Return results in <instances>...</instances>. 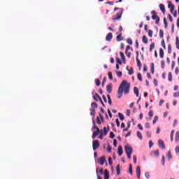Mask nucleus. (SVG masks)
<instances>
[{
    "label": "nucleus",
    "instance_id": "obj_1",
    "mask_svg": "<svg viewBox=\"0 0 179 179\" xmlns=\"http://www.w3.org/2000/svg\"><path fill=\"white\" fill-rule=\"evenodd\" d=\"M130 89L131 83L124 80L119 86V88L117 90V99H121V97H122V94H128L129 93Z\"/></svg>",
    "mask_w": 179,
    "mask_h": 179
},
{
    "label": "nucleus",
    "instance_id": "obj_2",
    "mask_svg": "<svg viewBox=\"0 0 179 179\" xmlns=\"http://www.w3.org/2000/svg\"><path fill=\"white\" fill-rule=\"evenodd\" d=\"M124 150L126 152V155H127L128 159H131V155H132V147L126 145L124 147Z\"/></svg>",
    "mask_w": 179,
    "mask_h": 179
},
{
    "label": "nucleus",
    "instance_id": "obj_3",
    "mask_svg": "<svg viewBox=\"0 0 179 179\" xmlns=\"http://www.w3.org/2000/svg\"><path fill=\"white\" fill-rule=\"evenodd\" d=\"M92 148L93 150H97V149L100 148V143L99 142V140H95L92 141Z\"/></svg>",
    "mask_w": 179,
    "mask_h": 179
},
{
    "label": "nucleus",
    "instance_id": "obj_4",
    "mask_svg": "<svg viewBox=\"0 0 179 179\" xmlns=\"http://www.w3.org/2000/svg\"><path fill=\"white\" fill-rule=\"evenodd\" d=\"M121 16H122V10L119 11L116 15V17H113L112 20L113 22H117V20H120V19H121Z\"/></svg>",
    "mask_w": 179,
    "mask_h": 179
},
{
    "label": "nucleus",
    "instance_id": "obj_5",
    "mask_svg": "<svg viewBox=\"0 0 179 179\" xmlns=\"http://www.w3.org/2000/svg\"><path fill=\"white\" fill-rule=\"evenodd\" d=\"M167 3H168V8L169 9H170L171 13H173L174 12V4H173L170 1H168Z\"/></svg>",
    "mask_w": 179,
    "mask_h": 179
},
{
    "label": "nucleus",
    "instance_id": "obj_6",
    "mask_svg": "<svg viewBox=\"0 0 179 179\" xmlns=\"http://www.w3.org/2000/svg\"><path fill=\"white\" fill-rule=\"evenodd\" d=\"M158 146L161 149H166V145H164V141H163V140H162V139H159L158 141Z\"/></svg>",
    "mask_w": 179,
    "mask_h": 179
},
{
    "label": "nucleus",
    "instance_id": "obj_7",
    "mask_svg": "<svg viewBox=\"0 0 179 179\" xmlns=\"http://www.w3.org/2000/svg\"><path fill=\"white\" fill-rule=\"evenodd\" d=\"M152 20H155L156 24H159V22H160V17L156 14L152 15Z\"/></svg>",
    "mask_w": 179,
    "mask_h": 179
},
{
    "label": "nucleus",
    "instance_id": "obj_8",
    "mask_svg": "<svg viewBox=\"0 0 179 179\" xmlns=\"http://www.w3.org/2000/svg\"><path fill=\"white\" fill-rule=\"evenodd\" d=\"M98 163L99 164H101V166H103L104 163H106V157L103 156L98 159Z\"/></svg>",
    "mask_w": 179,
    "mask_h": 179
},
{
    "label": "nucleus",
    "instance_id": "obj_9",
    "mask_svg": "<svg viewBox=\"0 0 179 179\" xmlns=\"http://www.w3.org/2000/svg\"><path fill=\"white\" fill-rule=\"evenodd\" d=\"M100 133L101 134V130H100L99 128H97V130L93 132L92 139H95L96 136H97V135H99Z\"/></svg>",
    "mask_w": 179,
    "mask_h": 179
},
{
    "label": "nucleus",
    "instance_id": "obj_10",
    "mask_svg": "<svg viewBox=\"0 0 179 179\" xmlns=\"http://www.w3.org/2000/svg\"><path fill=\"white\" fill-rule=\"evenodd\" d=\"M136 173L138 179H141V166H137L136 169Z\"/></svg>",
    "mask_w": 179,
    "mask_h": 179
},
{
    "label": "nucleus",
    "instance_id": "obj_11",
    "mask_svg": "<svg viewBox=\"0 0 179 179\" xmlns=\"http://www.w3.org/2000/svg\"><path fill=\"white\" fill-rule=\"evenodd\" d=\"M106 92L108 93H111L113 92V84L110 83L106 86Z\"/></svg>",
    "mask_w": 179,
    "mask_h": 179
},
{
    "label": "nucleus",
    "instance_id": "obj_12",
    "mask_svg": "<svg viewBox=\"0 0 179 179\" xmlns=\"http://www.w3.org/2000/svg\"><path fill=\"white\" fill-rule=\"evenodd\" d=\"M106 41H111V40H113V34L112 33H108L106 35Z\"/></svg>",
    "mask_w": 179,
    "mask_h": 179
},
{
    "label": "nucleus",
    "instance_id": "obj_13",
    "mask_svg": "<svg viewBox=\"0 0 179 179\" xmlns=\"http://www.w3.org/2000/svg\"><path fill=\"white\" fill-rule=\"evenodd\" d=\"M159 9L160 10H162L164 15V13H166V7L164 6V4L163 3L159 4Z\"/></svg>",
    "mask_w": 179,
    "mask_h": 179
},
{
    "label": "nucleus",
    "instance_id": "obj_14",
    "mask_svg": "<svg viewBox=\"0 0 179 179\" xmlns=\"http://www.w3.org/2000/svg\"><path fill=\"white\" fill-rule=\"evenodd\" d=\"M103 174H104V179L110 178V173L108 172V170L105 169Z\"/></svg>",
    "mask_w": 179,
    "mask_h": 179
},
{
    "label": "nucleus",
    "instance_id": "obj_15",
    "mask_svg": "<svg viewBox=\"0 0 179 179\" xmlns=\"http://www.w3.org/2000/svg\"><path fill=\"white\" fill-rule=\"evenodd\" d=\"M124 151L122 150V146L120 145L118 148L117 155L119 156H122Z\"/></svg>",
    "mask_w": 179,
    "mask_h": 179
},
{
    "label": "nucleus",
    "instance_id": "obj_16",
    "mask_svg": "<svg viewBox=\"0 0 179 179\" xmlns=\"http://www.w3.org/2000/svg\"><path fill=\"white\" fill-rule=\"evenodd\" d=\"M95 101H99V100H101V97H100V95L99 94L96 93L94 96H93Z\"/></svg>",
    "mask_w": 179,
    "mask_h": 179
},
{
    "label": "nucleus",
    "instance_id": "obj_17",
    "mask_svg": "<svg viewBox=\"0 0 179 179\" xmlns=\"http://www.w3.org/2000/svg\"><path fill=\"white\" fill-rule=\"evenodd\" d=\"M120 57H121V59L123 62V64H126L125 55H124V52H120Z\"/></svg>",
    "mask_w": 179,
    "mask_h": 179
},
{
    "label": "nucleus",
    "instance_id": "obj_18",
    "mask_svg": "<svg viewBox=\"0 0 179 179\" xmlns=\"http://www.w3.org/2000/svg\"><path fill=\"white\" fill-rule=\"evenodd\" d=\"M117 41H122V32H120L117 36L116 37Z\"/></svg>",
    "mask_w": 179,
    "mask_h": 179
},
{
    "label": "nucleus",
    "instance_id": "obj_19",
    "mask_svg": "<svg viewBox=\"0 0 179 179\" xmlns=\"http://www.w3.org/2000/svg\"><path fill=\"white\" fill-rule=\"evenodd\" d=\"M134 94H136L137 97H139V90L138 89V87H134Z\"/></svg>",
    "mask_w": 179,
    "mask_h": 179
},
{
    "label": "nucleus",
    "instance_id": "obj_20",
    "mask_svg": "<svg viewBox=\"0 0 179 179\" xmlns=\"http://www.w3.org/2000/svg\"><path fill=\"white\" fill-rule=\"evenodd\" d=\"M108 131H110V126H108V129H107V127H103V134L106 136V135H107Z\"/></svg>",
    "mask_w": 179,
    "mask_h": 179
},
{
    "label": "nucleus",
    "instance_id": "obj_21",
    "mask_svg": "<svg viewBox=\"0 0 179 179\" xmlns=\"http://www.w3.org/2000/svg\"><path fill=\"white\" fill-rule=\"evenodd\" d=\"M159 56L160 58H164V50H163V48L159 49Z\"/></svg>",
    "mask_w": 179,
    "mask_h": 179
},
{
    "label": "nucleus",
    "instance_id": "obj_22",
    "mask_svg": "<svg viewBox=\"0 0 179 179\" xmlns=\"http://www.w3.org/2000/svg\"><path fill=\"white\" fill-rule=\"evenodd\" d=\"M136 61H137V65L139 69H141V68H142V63L141 62V60H139L138 57H136Z\"/></svg>",
    "mask_w": 179,
    "mask_h": 179
},
{
    "label": "nucleus",
    "instance_id": "obj_23",
    "mask_svg": "<svg viewBox=\"0 0 179 179\" xmlns=\"http://www.w3.org/2000/svg\"><path fill=\"white\" fill-rule=\"evenodd\" d=\"M176 48L177 50H179V38L178 36H176Z\"/></svg>",
    "mask_w": 179,
    "mask_h": 179
},
{
    "label": "nucleus",
    "instance_id": "obj_24",
    "mask_svg": "<svg viewBox=\"0 0 179 179\" xmlns=\"http://www.w3.org/2000/svg\"><path fill=\"white\" fill-rule=\"evenodd\" d=\"M151 155H152V156H159V150H156L155 151H154V152H152V153H151Z\"/></svg>",
    "mask_w": 179,
    "mask_h": 179
},
{
    "label": "nucleus",
    "instance_id": "obj_25",
    "mask_svg": "<svg viewBox=\"0 0 179 179\" xmlns=\"http://www.w3.org/2000/svg\"><path fill=\"white\" fill-rule=\"evenodd\" d=\"M159 37L160 38H163V37H164V31L163 29L159 30Z\"/></svg>",
    "mask_w": 179,
    "mask_h": 179
},
{
    "label": "nucleus",
    "instance_id": "obj_26",
    "mask_svg": "<svg viewBox=\"0 0 179 179\" xmlns=\"http://www.w3.org/2000/svg\"><path fill=\"white\" fill-rule=\"evenodd\" d=\"M119 115V118L120 120H121V121H124V120H125V117H124V115L121 113H118Z\"/></svg>",
    "mask_w": 179,
    "mask_h": 179
},
{
    "label": "nucleus",
    "instance_id": "obj_27",
    "mask_svg": "<svg viewBox=\"0 0 179 179\" xmlns=\"http://www.w3.org/2000/svg\"><path fill=\"white\" fill-rule=\"evenodd\" d=\"M116 170L117 176H120V174L121 173V169L120 168V164L117 166Z\"/></svg>",
    "mask_w": 179,
    "mask_h": 179
},
{
    "label": "nucleus",
    "instance_id": "obj_28",
    "mask_svg": "<svg viewBox=\"0 0 179 179\" xmlns=\"http://www.w3.org/2000/svg\"><path fill=\"white\" fill-rule=\"evenodd\" d=\"M143 43H144V44H148V37H146V36H143Z\"/></svg>",
    "mask_w": 179,
    "mask_h": 179
},
{
    "label": "nucleus",
    "instance_id": "obj_29",
    "mask_svg": "<svg viewBox=\"0 0 179 179\" xmlns=\"http://www.w3.org/2000/svg\"><path fill=\"white\" fill-rule=\"evenodd\" d=\"M175 141L176 142H179V131H177L176 133Z\"/></svg>",
    "mask_w": 179,
    "mask_h": 179
},
{
    "label": "nucleus",
    "instance_id": "obj_30",
    "mask_svg": "<svg viewBox=\"0 0 179 179\" xmlns=\"http://www.w3.org/2000/svg\"><path fill=\"white\" fill-rule=\"evenodd\" d=\"M167 157L169 159V160H171V159H173V157L171 156V151L169 150L167 153Z\"/></svg>",
    "mask_w": 179,
    "mask_h": 179
},
{
    "label": "nucleus",
    "instance_id": "obj_31",
    "mask_svg": "<svg viewBox=\"0 0 179 179\" xmlns=\"http://www.w3.org/2000/svg\"><path fill=\"white\" fill-rule=\"evenodd\" d=\"M168 79H169V82H171V80H173V75L171 74V72L169 73Z\"/></svg>",
    "mask_w": 179,
    "mask_h": 179
},
{
    "label": "nucleus",
    "instance_id": "obj_32",
    "mask_svg": "<svg viewBox=\"0 0 179 179\" xmlns=\"http://www.w3.org/2000/svg\"><path fill=\"white\" fill-rule=\"evenodd\" d=\"M107 97H108V104L109 106H111V104H113V101H111V96L110 95H107Z\"/></svg>",
    "mask_w": 179,
    "mask_h": 179
},
{
    "label": "nucleus",
    "instance_id": "obj_33",
    "mask_svg": "<svg viewBox=\"0 0 179 179\" xmlns=\"http://www.w3.org/2000/svg\"><path fill=\"white\" fill-rule=\"evenodd\" d=\"M95 83L96 86H100L101 85V81L99 80V78L95 79Z\"/></svg>",
    "mask_w": 179,
    "mask_h": 179
},
{
    "label": "nucleus",
    "instance_id": "obj_34",
    "mask_svg": "<svg viewBox=\"0 0 179 179\" xmlns=\"http://www.w3.org/2000/svg\"><path fill=\"white\" fill-rule=\"evenodd\" d=\"M129 174H131V176H132V174H133L132 164H129Z\"/></svg>",
    "mask_w": 179,
    "mask_h": 179
},
{
    "label": "nucleus",
    "instance_id": "obj_35",
    "mask_svg": "<svg viewBox=\"0 0 179 179\" xmlns=\"http://www.w3.org/2000/svg\"><path fill=\"white\" fill-rule=\"evenodd\" d=\"M158 120H159V117L155 116L154 120L152 121V124H156V122H157Z\"/></svg>",
    "mask_w": 179,
    "mask_h": 179
},
{
    "label": "nucleus",
    "instance_id": "obj_36",
    "mask_svg": "<svg viewBox=\"0 0 179 179\" xmlns=\"http://www.w3.org/2000/svg\"><path fill=\"white\" fill-rule=\"evenodd\" d=\"M137 78L138 79V80H140V82H142L143 80L142 79V74L141 73H138L137 75Z\"/></svg>",
    "mask_w": 179,
    "mask_h": 179
},
{
    "label": "nucleus",
    "instance_id": "obj_37",
    "mask_svg": "<svg viewBox=\"0 0 179 179\" xmlns=\"http://www.w3.org/2000/svg\"><path fill=\"white\" fill-rule=\"evenodd\" d=\"M155 48V43H152L150 45V51L152 52L153 51V49Z\"/></svg>",
    "mask_w": 179,
    "mask_h": 179
},
{
    "label": "nucleus",
    "instance_id": "obj_38",
    "mask_svg": "<svg viewBox=\"0 0 179 179\" xmlns=\"http://www.w3.org/2000/svg\"><path fill=\"white\" fill-rule=\"evenodd\" d=\"M173 138H174V130H172L171 132V142H173Z\"/></svg>",
    "mask_w": 179,
    "mask_h": 179
},
{
    "label": "nucleus",
    "instance_id": "obj_39",
    "mask_svg": "<svg viewBox=\"0 0 179 179\" xmlns=\"http://www.w3.org/2000/svg\"><path fill=\"white\" fill-rule=\"evenodd\" d=\"M129 75H134V67H130L129 70Z\"/></svg>",
    "mask_w": 179,
    "mask_h": 179
},
{
    "label": "nucleus",
    "instance_id": "obj_40",
    "mask_svg": "<svg viewBox=\"0 0 179 179\" xmlns=\"http://www.w3.org/2000/svg\"><path fill=\"white\" fill-rule=\"evenodd\" d=\"M165 65H166V63L164 62V60L161 61V67L162 69H164Z\"/></svg>",
    "mask_w": 179,
    "mask_h": 179
},
{
    "label": "nucleus",
    "instance_id": "obj_41",
    "mask_svg": "<svg viewBox=\"0 0 179 179\" xmlns=\"http://www.w3.org/2000/svg\"><path fill=\"white\" fill-rule=\"evenodd\" d=\"M107 82V77H104L102 81V86L104 87V85H106V83Z\"/></svg>",
    "mask_w": 179,
    "mask_h": 179
},
{
    "label": "nucleus",
    "instance_id": "obj_42",
    "mask_svg": "<svg viewBox=\"0 0 179 179\" xmlns=\"http://www.w3.org/2000/svg\"><path fill=\"white\" fill-rule=\"evenodd\" d=\"M108 78H109L110 80H113V73H111V72L110 71V72H108Z\"/></svg>",
    "mask_w": 179,
    "mask_h": 179
},
{
    "label": "nucleus",
    "instance_id": "obj_43",
    "mask_svg": "<svg viewBox=\"0 0 179 179\" xmlns=\"http://www.w3.org/2000/svg\"><path fill=\"white\" fill-rule=\"evenodd\" d=\"M164 24L165 26V29H167L168 24H167V20H166V17L164 18Z\"/></svg>",
    "mask_w": 179,
    "mask_h": 179
},
{
    "label": "nucleus",
    "instance_id": "obj_44",
    "mask_svg": "<svg viewBox=\"0 0 179 179\" xmlns=\"http://www.w3.org/2000/svg\"><path fill=\"white\" fill-rule=\"evenodd\" d=\"M115 137V134H114V132L111 131V132L110 133V138L111 139H114Z\"/></svg>",
    "mask_w": 179,
    "mask_h": 179
},
{
    "label": "nucleus",
    "instance_id": "obj_45",
    "mask_svg": "<svg viewBox=\"0 0 179 179\" xmlns=\"http://www.w3.org/2000/svg\"><path fill=\"white\" fill-rule=\"evenodd\" d=\"M161 44L162 45L163 48H164V50H166V43L164 42V39H162Z\"/></svg>",
    "mask_w": 179,
    "mask_h": 179
},
{
    "label": "nucleus",
    "instance_id": "obj_46",
    "mask_svg": "<svg viewBox=\"0 0 179 179\" xmlns=\"http://www.w3.org/2000/svg\"><path fill=\"white\" fill-rule=\"evenodd\" d=\"M91 106L92 108H97V103L96 102L92 103Z\"/></svg>",
    "mask_w": 179,
    "mask_h": 179
},
{
    "label": "nucleus",
    "instance_id": "obj_47",
    "mask_svg": "<svg viewBox=\"0 0 179 179\" xmlns=\"http://www.w3.org/2000/svg\"><path fill=\"white\" fill-rule=\"evenodd\" d=\"M116 63L119 65H122V62H121V59H120V58H117L116 59Z\"/></svg>",
    "mask_w": 179,
    "mask_h": 179
},
{
    "label": "nucleus",
    "instance_id": "obj_48",
    "mask_svg": "<svg viewBox=\"0 0 179 179\" xmlns=\"http://www.w3.org/2000/svg\"><path fill=\"white\" fill-rule=\"evenodd\" d=\"M168 52L169 54H171V45H168Z\"/></svg>",
    "mask_w": 179,
    "mask_h": 179
},
{
    "label": "nucleus",
    "instance_id": "obj_49",
    "mask_svg": "<svg viewBox=\"0 0 179 179\" xmlns=\"http://www.w3.org/2000/svg\"><path fill=\"white\" fill-rule=\"evenodd\" d=\"M125 54H126L127 57H128L129 58H131V52L126 50Z\"/></svg>",
    "mask_w": 179,
    "mask_h": 179
},
{
    "label": "nucleus",
    "instance_id": "obj_50",
    "mask_svg": "<svg viewBox=\"0 0 179 179\" xmlns=\"http://www.w3.org/2000/svg\"><path fill=\"white\" fill-rule=\"evenodd\" d=\"M137 136L139 139H142V133H141V131H137Z\"/></svg>",
    "mask_w": 179,
    "mask_h": 179
},
{
    "label": "nucleus",
    "instance_id": "obj_51",
    "mask_svg": "<svg viewBox=\"0 0 179 179\" xmlns=\"http://www.w3.org/2000/svg\"><path fill=\"white\" fill-rule=\"evenodd\" d=\"M116 75H117V76H118V78H121V76H122V72L117 71V72H116Z\"/></svg>",
    "mask_w": 179,
    "mask_h": 179
},
{
    "label": "nucleus",
    "instance_id": "obj_52",
    "mask_svg": "<svg viewBox=\"0 0 179 179\" xmlns=\"http://www.w3.org/2000/svg\"><path fill=\"white\" fill-rule=\"evenodd\" d=\"M127 43H128V44L132 45V39H131V38H129L127 39Z\"/></svg>",
    "mask_w": 179,
    "mask_h": 179
},
{
    "label": "nucleus",
    "instance_id": "obj_53",
    "mask_svg": "<svg viewBox=\"0 0 179 179\" xmlns=\"http://www.w3.org/2000/svg\"><path fill=\"white\" fill-rule=\"evenodd\" d=\"M96 114V109L93 108L91 111V115H92L93 117H94Z\"/></svg>",
    "mask_w": 179,
    "mask_h": 179
},
{
    "label": "nucleus",
    "instance_id": "obj_54",
    "mask_svg": "<svg viewBox=\"0 0 179 179\" xmlns=\"http://www.w3.org/2000/svg\"><path fill=\"white\" fill-rule=\"evenodd\" d=\"M148 36H149V37H152L153 36V31L149 30L148 31Z\"/></svg>",
    "mask_w": 179,
    "mask_h": 179
},
{
    "label": "nucleus",
    "instance_id": "obj_55",
    "mask_svg": "<svg viewBox=\"0 0 179 179\" xmlns=\"http://www.w3.org/2000/svg\"><path fill=\"white\" fill-rule=\"evenodd\" d=\"M96 122L99 124V125L101 124V121L100 120V117H99V116L96 117Z\"/></svg>",
    "mask_w": 179,
    "mask_h": 179
},
{
    "label": "nucleus",
    "instance_id": "obj_56",
    "mask_svg": "<svg viewBox=\"0 0 179 179\" xmlns=\"http://www.w3.org/2000/svg\"><path fill=\"white\" fill-rule=\"evenodd\" d=\"M145 178L149 179V178H150V174H149V173L146 172L145 173Z\"/></svg>",
    "mask_w": 179,
    "mask_h": 179
},
{
    "label": "nucleus",
    "instance_id": "obj_57",
    "mask_svg": "<svg viewBox=\"0 0 179 179\" xmlns=\"http://www.w3.org/2000/svg\"><path fill=\"white\" fill-rule=\"evenodd\" d=\"M145 128H147V129L150 128V123L146 122V123L145 124Z\"/></svg>",
    "mask_w": 179,
    "mask_h": 179
},
{
    "label": "nucleus",
    "instance_id": "obj_58",
    "mask_svg": "<svg viewBox=\"0 0 179 179\" xmlns=\"http://www.w3.org/2000/svg\"><path fill=\"white\" fill-rule=\"evenodd\" d=\"M106 149L109 153H111V146L110 145L107 146Z\"/></svg>",
    "mask_w": 179,
    "mask_h": 179
},
{
    "label": "nucleus",
    "instance_id": "obj_59",
    "mask_svg": "<svg viewBox=\"0 0 179 179\" xmlns=\"http://www.w3.org/2000/svg\"><path fill=\"white\" fill-rule=\"evenodd\" d=\"M108 162H109V165L111 166V164H113V158H111V157L108 158Z\"/></svg>",
    "mask_w": 179,
    "mask_h": 179
},
{
    "label": "nucleus",
    "instance_id": "obj_60",
    "mask_svg": "<svg viewBox=\"0 0 179 179\" xmlns=\"http://www.w3.org/2000/svg\"><path fill=\"white\" fill-rule=\"evenodd\" d=\"M103 135H104L103 134V129H101V134L99 136V139H103Z\"/></svg>",
    "mask_w": 179,
    "mask_h": 179
},
{
    "label": "nucleus",
    "instance_id": "obj_61",
    "mask_svg": "<svg viewBox=\"0 0 179 179\" xmlns=\"http://www.w3.org/2000/svg\"><path fill=\"white\" fill-rule=\"evenodd\" d=\"M163 103H164V100L161 99L160 101H159V106L160 107H162V106H163Z\"/></svg>",
    "mask_w": 179,
    "mask_h": 179
},
{
    "label": "nucleus",
    "instance_id": "obj_62",
    "mask_svg": "<svg viewBox=\"0 0 179 179\" xmlns=\"http://www.w3.org/2000/svg\"><path fill=\"white\" fill-rule=\"evenodd\" d=\"M117 141L116 139H114L113 140V146H115V148H117Z\"/></svg>",
    "mask_w": 179,
    "mask_h": 179
},
{
    "label": "nucleus",
    "instance_id": "obj_63",
    "mask_svg": "<svg viewBox=\"0 0 179 179\" xmlns=\"http://www.w3.org/2000/svg\"><path fill=\"white\" fill-rule=\"evenodd\" d=\"M148 115H149V117H153V110H150Z\"/></svg>",
    "mask_w": 179,
    "mask_h": 179
},
{
    "label": "nucleus",
    "instance_id": "obj_64",
    "mask_svg": "<svg viewBox=\"0 0 179 179\" xmlns=\"http://www.w3.org/2000/svg\"><path fill=\"white\" fill-rule=\"evenodd\" d=\"M173 97H179V92L173 94Z\"/></svg>",
    "mask_w": 179,
    "mask_h": 179
}]
</instances>
